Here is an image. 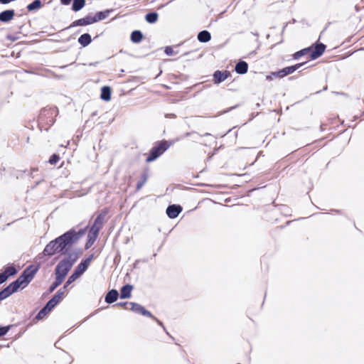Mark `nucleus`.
<instances>
[{"label":"nucleus","mask_w":364,"mask_h":364,"mask_svg":"<svg viewBox=\"0 0 364 364\" xmlns=\"http://www.w3.org/2000/svg\"><path fill=\"white\" fill-rule=\"evenodd\" d=\"M77 239V234L74 231H69L64 235L49 242L44 249L43 253L46 255H53L60 252L70 245Z\"/></svg>","instance_id":"f257e3e1"},{"label":"nucleus","mask_w":364,"mask_h":364,"mask_svg":"<svg viewBox=\"0 0 364 364\" xmlns=\"http://www.w3.org/2000/svg\"><path fill=\"white\" fill-rule=\"evenodd\" d=\"M36 271L37 269H31V267L26 269L16 281L12 282L4 289L5 290H8L9 296L16 292L21 287H26L32 280Z\"/></svg>","instance_id":"f03ea898"},{"label":"nucleus","mask_w":364,"mask_h":364,"mask_svg":"<svg viewBox=\"0 0 364 364\" xmlns=\"http://www.w3.org/2000/svg\"><path fill=\"white\" fill-rule=\"evenodd\" d=\"M78 256L76 253L69 255L65 259L60 262L55 269V275L65 279L69 270L77 261Z\"/></svg>","instance_id":"7ed1b4c3"},{"label":"nucleus","mask_w":364,"mask_h":364,"mask_svg":"<svg viewBox=\"0 0 364 364\" xmlns=\"http://www.w3.org/2000/svg\"><path fill=\"white\" fill-rule=\"evenodd\" d=\"M169 144L167 141H161L159 144L152 148L149 156L146 158V162H151L160 156L168 148Z\"/></svg>","instance_id":"20e7f679"},{"label":"nucleus","mask_w":364,"mask_h":364,"mask_svg":"<svg viewBox=\"0 0 364 364\" xmlns=\"http://www.w3.org/2000/svg\"><path fill=\"white\" fill-rule=\"evenodd\" d=\"M117 305L124 306L127 310H132L136 314H141L144 316L152 317L151 314L146 311L142 306L135 303H119Z\"/></svg>","instance_id":"39448f33"},{"label":"nucleus","mask_w":364,"mask_h":364,"mask_svg":"<svg viewBox=\"0 0 364 364\" xmlns=\"http://www.w3.org/2000/svg\"><path fill=\"white\" fill-rule=\"evenodd\" d=\"M303 65V63H299L293 66H289L283 68L282 70L277 72L276 74H274L276 77H284V76L293 73L294 71H296L297 69L301 68Z\"/></svg>","instance_id":"423d86ee"},{"label":"nucleus","mask_w":364,"mask_h":364,"mask_svg":"<svg viewBox=\"0 0 364 364\" xmlns=\"http://www.w3.org/2000/svg\"><path fill=\"white\" fill-rule=\"evenodd\" d=\"M92 260V257H89L84 260L83 262H80L75 272H73L75 275H77L78 277H80L87 269L88 266L90 265Z\"/></svg>","instance_id":"0eeeda50"},{"label":"nucleus","mask_w":364,"mask_h":364,"mask_svg":"<svg viewBox=\"0 0 364 364\" xmlns=\"http://www.w3.org/2000/svg\"><path fill=\"white\" fill-rule=\"evenodd\" d=\"M99 230H97V226H92L90 230V232L87 235V242L85 245V248L88 249L90 248L92 244L95 242L97 235H98Z\"/></svg>","instance_id":"6e6552de"},{"label":"nucleus","mask_w":364,"mask_h":364,"mask_svg":"<svg viewBox=\"0 0 364 364\" xmlns=\"http://www.w3.org/2000/svg\"><path fill=\"white\" fill-rule=\"evenodd\" d=\"M64 291H58L55 296L47 303V308L50 310L54 308L63 298Z\"/></svg>","instance_id":"1a4fd4ad"},{"label":"nucleus","mask_w":364,"mask_h":364,"mask_svg":"<svg viewBox=\"0 0 364 364\" xmlns=\"http://www.w3.org/2000/svg\"><path fill=\"white\" fill-rule=\"evenodd\" d=\"M182 211V208L180 205H171L166 209V214L170 218H176L179 213Z\"/></svg>","instance_id":"9d476101"},{"label":"nucleus","mask_w":364,"mask_h":364,"mask_svg":"<svg viewBox=\"0 0 364 364\" xmlns=\"http://www.w3.org/2000/svg\"><path fill=\"white\" fill-rule=\"evenodd\" d=\"M325 48H326V46L322 43L317 44L314 49L311 48V50H310V51H311V59H316L319 56H321L323 54V53L324 52Z\"/></svg>","instance_id":"9b49d317"},{"label":"nucleus","mask_w":364,"mask_h":364,"mask_svg":"<svg viewBox=\"0 0 364 364\" xmlns=\"http://www.w3.org/2000/svg\"><path fill=\"white\" fill-rule=\"evenodd\" d=\"M14 11L13 10H6L0 13V21L8 22L13 19Z\"/></svg>","instance_id":"f8f14e48"},{"label":"nucleus","mask_w":364,"mask_h":364,"mask_svg":"<svg viewBox=\"0 0 364 364\" xmlns=\"http://www.w3.org/2000/svg\"><path fill=\"white\" fill-rule=\"evenodd\" d=\"M119 294L117 290L112 289L109 291L105 296V301L108 304H112L117 301Z\"/></svg>","instance_id":"ddd939ff"},{"label":"nucleus","mask_w":364,"mask_h":364,"mask_svg":"<svg viewBox=\"0 0 364 364\" xmlns=\"http://www.w3.org/2000/svg\"><path fill=\"white\" fill-rule=\"evenodd\" d=\"M248 65L245 61H240L235 66V71L238 74H245L247 72Z\"/></svg>","instance_id":"4468645a"},{"label":"nucleus","mask_w":364,"mask_h":364,"mask_svg":"<svg viewBox=\"0 0 364 364\" xmlns=\"http://www.w3.org/2000/svg\"><path fill=\"white\" fill-rule=\"evenodd\" d=\"M132 290V286L129 285V284L124 286L121 289L120 298L121 299L129 298L131 296Z\"/></svg>","instance_id":"2eb2a0df"},{"label":"nucleus","mask_w":364,"mask_h":364,"mask_svg":"<svg viewBox=\"0 0 364 364\" xmlns=\"http://www.w3.org/2000/svg\"><path fill=\"white\" fill-rule=\"evenodd\" d=\"M228 77V73L227 72H220L216 71L214 73V80L216 83H220L225 80H226Z\"/></svg>","instance_id":"dca6fc26"},{"label":"nucleus","mask_w":364,"mask_h":364,"mask_svg":"<svg viewBox=\"0 0 364 364\" xmlns=\"http://www.w3.org/2000/svg\"><path fill=\"white\" fill-rule=\"evenodd\" d=\"M74 25L76 26H85L94 23V20L92 16H87L85 18H82L80 19H78L77 21H75Z\"/></svg>","instance_id":"f3484780"},{"label":"nucleus","mask_w":364,"mask_h":364,"mask_svg":"<svg viewBox=\"0 0 364 364\" xmlns=\"http://www.w3.org/2000/svg\"><path fill=\"white\" fill-rule=\"evenodd\" d=\"M92 41L91 36L88 33H84L78 38V43L83 47L88 46Z\"/></svg>","instance_id":"a211bd4d"},{"label":"nucleus","mask_w":364,"mask_h":364,"mask_svg":"<svg viewBox=\"0 0 364 364\" xmlns=\"http://www.w3.org/2000/svg\"><path fill=\"white\" fill-rule=\"evenodd\" d=\"M211 38L210 33L207 31H200L198 35V40L202 43H207Z\"/></svg>","instance_id":"6ab92c4d"},{"label":"nucleus","mask_w":364,"mask_h":364,"mask_svg":"<svg viewBox=\"0 0 364 364\" xmlns=\"http://www.w3.org/2000/svg\"><path fill=\"white\" fill-rule=\"evenodd\" d=\"M101 98L105 101H109L111 99V90L109 87L105 86L101 90Z\"/></svg>","instance_id":"aec40b11"},{"label":"nucleus","mask_w":364,"mask_h":364,"mask_svg":"<svg viewBox=\"0 0 364 364\" xmlns=\"http://www.w3.org/2000/svg\"><path fill=\"white\" fill-rule=\"evenodd\" d=\"M109 14V11L97 12L93 17L94 23L105 19Z\"/></svg>","instance_id":"412c9836"},{"label":"nucleus","mask_w":364,"mask_h":364,"mask_svg":"<svg viewBox=\"0 0 364 364\" xmlns=\"http://www.w3.org/2000/svg\"><path fill=\"white\" fill-rule=\"evenodd\" d=\"M85 4V0H73L72 9L75 11L81 10Z\"/></svg>","instance_id":"4be33fe9"},{"label":"nucleus","mask_w":364,"mask_h":364,"mask_svg":"<svg viewBox=\"0 0 364 364\" xmlns=\"http://www.w3.org/2000/svg\"><path fill=\"white\" fill-rule=\"evenodd\" d=\"M142 38V33L139 31H134L131 34V40L134 43H139Z\"/></svg>","instance_id":"5701e85b"},{"label":"nucleus","mask_w":364,"mask_h":364,"mask_svg":"<svg viewBox=\"0 0 364 364\" xmlns=\"http://www.w3.org/2000/svg\"><path fill=\"white\" fill-rule=\"evenodd\" d=\"M159 15L156 12L149 13L146 15L145 19L149 23H154L157 21Z\"/></svg>","instance_id":"b1692460"},{"label":"nucleus","mask_w":364,"mask_h":364,"mask_svg":"<svg viewBox=\"0 0 364 364\" xmlns=\"http://www.w3.org/2000/svg\"><path fill=\"white\" fill-rule=\"evenodd\" d=\"M41 6V1L40 0H35L31 4H28L27 9L28 11H33L40 9Z\"/></svg>","instance_id":"393cba45"},{"label":"nucleus","mask_w":364,"mask_h":364,"mask_svg":"<svg viewBox=\"0 0 364 364\" xmlns=\"http://www.w3.org/2000/svg\"><path fill=\"white\" fill-rule=\"evenodd\" d=\"M104 218H105V215H102V214H100L95 220L94 224L92 226H97V230H100V229L101 228V226H102V224L103 223V220H104Z\"/></svg>","instance_id":"a878e982"},{"label":"nucleus","mask_w":364,"mask_h":364,"mask_svg":"<svg viewBox=\"0 0 364 364\" xmlns=\"http://www.w3.org/2000/svg\"><path fill=\"white\" fill-rule=\"evenodd\" d=\"M104 218H105V215H102V214H100L95 220L94 224L92 226H97V230H100V229L101 228V226H102V224L103 223V220H104Z\"/></svg>","instance_id":"bb28decb"},{"label":"nucleus","mask_w":364,"mask_h":364,"mask_svg":"<svg viewBox=\"0 0 364 364\" xmlns=\"http://www.w3.org/2000/svg\"><path fill=\"white\" fill-rule=\"evenodd\" d=\"M4 274H6V277L8 278L10 276H13L16 274L17 271L14 267L10 266L7 267L4 270Z\"/></svg>","instance_id":"cd10ccee"},{"label":"nucleus","mask_w":364,"mask_h":364,"mask_svg":"<svg viewBox=\"0 0 364 364\" xmlns=\"http://www.w3.org/2000/svg\"><path fill=\"white\" fill-rule=\"evenodd\" d=\"M51 310L49 308H47L46 306L43 309H41L36 316V318L42 319L48 312Z\"/></svg>","instance_id":"c85d7f7f"},{"label":"nucleus","mask_w":364,"mask_h":364,"mask_svg":"<svg viewBox=\"0 0 364 364\" xmlns=\"http://www.w3.org/2000/svg\"><path fill=\"white\" fill-rule=\"evenodd\" d=\"M311 50V48H304L300 51H298L296 52L294 55V58L295 59H298L301 56L304 55H306V53H308L310 50Z\"/></svg>","instance_id":"c756f323"},{"label":"nucleus","mask_w":364,"mask_h":364,"mask_svg":"<svg viewBox=\"0 0 364 364\" xmlns=\"http://www.w3.org/2000/svg\"><path fill=\"white\" fill-rule=\"evenodd\" d=\"M63 278L56 275V281L52 284L50 287V291H53L55 288H57L63 281Z\"/></svg>","instance_id":"7c9ffc66"},{"label":"nucleus","mask_w":364,"mask_h":364,"mask_svg":"<svg viewBox=\"0 0 364 364\" xmlns=\"http://www.w3.org/2000/svg\"><path fill=\"white\" fill-rule=\"evenodd\" d=\"M77 278H78V277L77 275H75L74 273H73L72 275L68 278V281L66 282V284H65L64 288H66L68 285H70L72 282H73Z\"/></svg>","instance_id":"2f4dec72"},{"label":"nucleus","mask_w":364,"mask_h":364,"mask_svg":"<svg viewBox=\"0 0 364 364\" xmlns=\"http://www.w3.org/2000/svg\"><path fill=\"white\" fill-rule=\"evenodd\" d=\"M9 291L8 290L3 289L0 291V301L9 297Z\"/></svg>","instance_id":"473e14b6"},{"label":"nucleus","mask_w":364,"mask_h":364,"mask_svg":"<svg viewBox=\"0 0 364 364\" xmlns=\"http://www.w3.org/2000/svg\"><path fill=\"white\" fill-rule=\"evenodd\" d=\"M9 328H10L9 326L0 327V336L6 335L7 333V332L9 331Z\"/></svg>","instance_id":"72a5a7b5"},{"label":"nucleus","mask_w":364,"mask_h":364,"mask_svg":"<svg viewBox=\"0 0 364 364\" xmlns=\"http://www.w3.org/2000/svg\"><path fill=\"white\" fill-rule=\"evenodd\" d=\"M59 160V156L54 154L53 155L50 159H49V162L51 164H55Z\"/></svg>","instance_id":"f704fd0d"},{"label":"nucleus","mask_w":364,"mask_h":364,"mask_svg":"<svg viewBox=\"0 0 364 364\" xmlns=\"http://www.w3.org/2000/svg\"><path fill=\"white\" fill-rule=\"evenodd\" d=\"M165 53L167 55H173L174 54V51L171 47H166L165 48Z\"/></svg>","instance_id":"c9c22d12"},{"label":"nucleus","mask_w":364,"mask_h":364,"mask_svg":"<svg viewBox=\"0 0 364 364\" xmlns=\"http://www.w3.org/2000/svg\"><path fill=\"white\" fill-rule=\"evenodd\" d=\"M7 279L8 278L6 277V275L4 274V272L0 273V284L6 282Z\"/></svg>","instance_id":"e433bc0d"},{"label":"nucleus","mask_w":364,"mask_h":364,"mask_svg":"<svg viewBox=\"0 0 364 364\" xmlns=\"http://www.w3.org/2000/svg\"><path fill=\"white\" fill-rule=\"evenodd\" d=\"M277 72H272L269 75L266 76L267 80H272L274 77H277L274 74H276Z\"/></svg>","instance_id":"4c0bfd02"},{"label":"nucleus","mask_w":364,"mask_h":364,"mask_svg":"<svg viewBox=\"0 0 364 364\" xmlns=\"http://www.w3.org/2000/svg\"><path fill=\"white\" fill-rule=\"evenodd\" d=\"M60 1L64 5H68L71 2V0H60Z\"/></svg>","instance_id":"58836bf2"},{"label":"nucleus","mask_w":364,"mask_h":364,"mask_svg":"<svg viewBox=\"0 0 364 364\" xmlns=\"http://www.w3.org/2000/svg\"><path fill=\"white\" fill-rule=\"evenodd\" d=\"M143 185V183H138L137 184V188L139 189Z\"/></svg>","instance_id":"ea45409f"}]
</instances>
